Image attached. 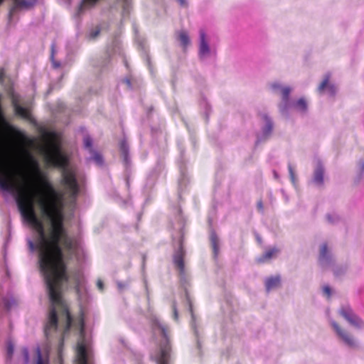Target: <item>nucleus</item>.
Listing matches in <instances>:
<instances>
[{"instance_id": "nucleus-11", "label": "nucleus", "mask_w": 364, "mask_h": 364, "mask_svg": "<svg viewBox=\"0 0 364 364\" xmlns=\"http://www.w3.org/2000/svg\"><path fill=\"white\" fill-rule=\"evenodd\" d=\"M324 168L321 164H318L314 173V182L318 185L323 183Z\"/></svg>"}, {"instance_id": "nucleus-7", "label": "nucleus", "mask_w": 364, "mask_h": 364, "mask_svg": "<svg viewBox=\"0 0 364 364\" xmlns=\"http://www.w3.org/2000/svg\"><path fill=\"white\" fill-rule=\"evenodd\" d=\"M170 347L167 343L164 347L160 349V353L156 358L157 364H168V359L169 357Z\"/></svg>"}, {"instance_id": "nucleus-9", "label": "nucleus", "mask_w": 364, "mask_h": 364, "mask_svg": "<svg viewBox=\"0 0 364 364\" xmlns=\"http://www.w3.org/2000/svg\"><path fill=\"white\" fill-rule=\"evenodd\" d=\"M279 252V250L277 247L269 248L265 251V252L257 259L259 263H264L270 260L272 258L277 256Z\"/></svg>"}, {"instance_id": "nucleus-33", "label": "nucleus", "mask_w": 364, "mask_h": 364, "mask_svg": "<svg viewBox=\"0 0 364 364\" xmlns=\"http://www.w3.org/2000/svg\"><path fill=\"white\" fill-rule=\"evenodd\" d=\"M99 33H100V31H96L92 33V34H91L92 37V38L97 37L98 36Z\"/></svg>"}, {"instance_id": "nucleus-24", "label": "nucleus", "mask_w": 364, "mask_h": 364, "mask_svg": "<svg viewBox=\"0 0 364 364\" xmlns=\"http://www.w3.org/2000/svg\"><path fill=\"white\" fill-rule=\"evenodd\" d=\"M172 310H173V318H174V320L178 321V310H177L176 302H173V304H172Z\"/></svg>"}, {"instance_id": "nucleus-1", "label": "nucleus", "mask_w": 364, "mask_h": 364, "mask_svg": "<svg viewBox=\"0 0 364 364\" xmlns=\"http://www.w3.org/2000/svg\"><path fill=\"white\" fill-rule=\"evenodd\" d=\"M36 176L41 190L36 191V202L41 215L50 222V229L46 236L42 221L37 217L34 209L33 198L27 189L19 186L11 169L3 166L0 163V188L16 193V203L22 216L36 229L39 235V263L48 289L51 306L49 309L44 333L47 340H50L53 333H57L58 316L65 321L63 334L72 327L79 330L81 338L76 348L75 364H88L87 353L84 339L85 318L81 311L74 321L68 305L62 297V285L68 282L69 275L60 243L67 250L73 248V241L69 237L64 228L63 214V194L55 190L48 178L40 171L37 162H34Z\"/></svg>"}, {"instance_id": "nucleus-34", "label": "nucleus", "mask_w": 364, "mask_h": 364, "mask_svg": "<svg viewBox=\"0 0 364 364\" xmlns=\"http://www.w3.org/2000/svg\"><path fill=\"white\" fill-rule=\"evenodd\" d=\"M272 87L274 90L276 89H279L280 87L279 85V84H277V83H274L272 85Z\"/></svg>"}, {"instance_id": "nucleus-18", "label": "nucleus", "mask_w": 364, "mask_h": 364, "mask_svg": "<svg viewBox=\"0 0 364 364\" xmlns=\"http://www.w3.org/2000/svg\"><path fill=\"white\" fill-rule=\"evenodd\" d=\"M264 119L266 120V126L264 129V134H269L272 130L273 124L270 119H269L267 116L264 117Z\"/></svg>"}, {"instance_id": "nucleus-36", "label": "nucleus", "mask_w": 364, "mask_h": 364, "mask_svg": "<svg viewBox=\"0 0 364 364\" xmlns=\"http://www.w3.org/2000/svg\"><path fill=\"white\" fill-rule=\"evenodd\" d=\"M54 57V46H52V53H51V58L53 59Z\"/></svg>"}, {"instance_id": "nucleus-23", "label": "nucleus", "mask_w": 364, "mask_h": 364, "mask_svg": "<svg viewBox=\"0 0 364 364\" xmlns=\"http://www.w3.org/2000/svg\"><path fill=\"white\" fill-rule=\"evenodd\" d=\"M84 144L85 146L87 149H91L92 145V140L90 136H86L84 138Z\"/></svg>"}, {"instance_id": "nucleus-20", "label": "nucleus", "mask_w": 364, "mask_h": 364, "mask_svg": "<svg viewBox=\"0 0 364 364\" xmlns=\"http://www.w3.org/2000/svg\"><path fill=\"white\" fill-rule=\"evenodd\" d=\"M63 346H64V336H63V334H60L59 338H58V355L59 356H61V353H62V351H63Z\"/></svg>"}, {"instance_id": "nucleus-31", "label": "nucleus", "mask_w": 364, "mask_h": 364, "mask_svg": "<svg viewBox=\"0 0 364 364\" xmlns=\"http://www.w3.org/2000/svg\"><path fill=\"white\" fill-rule=\"evenodd\" d=\"M289 173H290L291 178H294V171H293V168L290 166H289Z\"/></svg>"}, {"instance_id": "nucleus-35", "label": "nucleus", "mask_w": 364, "mask_h": 364, "mask_svg": "<svg viewBox=\"0 0 364 364\" xmlns=\"http://www.w3.org/2000/svg\"><path fill=\"white\" fill-rule=\"evenodd\" d=\"M178 1L180 3L181 6H186V3L185 0H178Z\"/></svg>"}, {"instance_id": "nucleus-6", "label": "nucleus", "mask_w": 364, "mask_h": 364, "mask_svg": "<svg viewBox=\"0 0 364 364\" xmlns=\"http://www.w3.org/2000/svg\"><path fill=\"white\" fill-rule=\"evenodd\" d=\"M329 75H326L321 83L319 85L318 91L319 92H322L325 89H326L331 95H334L336 92V88L333 85L329 83Z\"/></svg>"}, {"instance_id": "nucleus-26", "label": "nucleus", "mask_w": 364, "mask_h": 364, "mask_svg": "<svg viewBox=\"0 0 364 364\" xmlns=\"http://www.w3.org/2000/svg\"><path fill=\"white\" fill-rule=\"evenodd\" d=\"M323 293L327 296V297H330L331 294V288L328 286H325L323 288Z\"/></svg>"}, {"instance_id": "nucleus-3", "label": "nucleus", "mask_w": 364, "mask_h": 364, "mask_svg": "<svg viewBox=\"0 0 364 364\" xmlns=\"http://www.w3.org/2000/svg\"><path fill=\"white\" fill-rule=\"evenodd\" d=\"M340 314L346 319L350 324L361 328L364 326L363 321L355 315L349 306H343L341 308Z\"/></svg>"}, {"instance_id": "nucleus-15", "label": "nucleus", "mask_w": 364, "mask_h": 364, "mask_svg": "<svg viewBox=\"0 0 364 364\" xmlns=\"http://www.w3.org/2000/svg\"><path fill=\"white\" fill-rule=\"evenodd\" d=\"M290 92H291V89L289 87H285L282 89V100L285 103V106L284 107L281 108L282 111H284L287 109V104L289 101V96Z\"/></svg>"}, {"instance_id": "nucleus-30", "label": "nucleus", "mask_w": 364, "mask_h": 364, "mask_svg": "<svg viewBox=\"0 0 364 364\" xmlns=\"http://www.w3.org/2000/svg\"><path fill=\"white\" fill-rule=\"evenodd\" d=\"M97 287L98 288L100 289V290H102L103 289V282L100 280L97 281Z\"/></svg>"}, {"instance_id": "nucleus-16", "label": "nucleus", "mask_w": 364, "mask_h": 364, "mask_svg": "<svg viewBox=\"0 0 364 364\" xmlns=\"http://www.w3.org/2000/svg\"><path fill=\"white\" fill-rule=\"evenodd\" d=\"M36 354L37 356V362L36 364H49L48 357H43L41 354V350L39 347L36 349Z\"/></svg>"}, {"instance_id": "nucleus-12", "label": "nucleus", "mask_w": 364, "mask_h": 364, "mask_svg": "<svg viewBox=\"0 0 364 364\" xmlns=\"http://www.w3.org/2000/svg\"><path fill=\"white\" fill-rule=\"evenodd\" d=\"M281 282L280 277H271L266 279L265 287L267 291L279 287Z\"/></svg>"}, {"instance_id": "nucleus-19", "label": "nucleus", "mask_w": 364, "mask_h": 364, "mask_svg": "<svg viewBox=\"0 0 364 364\" xmlns=\"http://www.w3.org/2000/svg\"><path fill=\"white\" fill-rule=\"evenodd\" d=\"M128 150H129V147H128V145H127L126 141L122 140L120 142V151L125 159L127 157Z\"/></svg>"}, {"instance_id": "nucleus-28", "label": "nucleus", "mask_w": 364, "mask_h": 364, "mask_svg": "<svg viewBox=\"0 0 364 364\" xmlns=\"http://www.w3.org/2000/svg\"><path fill=\"white\" fill-rule=\"evenodd\" d=\"M161 331V333L163 334V336L166 338L167 337V331H168V328L166 326H159Z\"/></svg>"}, {"instance_id": "nucleus-17", "label": "nucleus", "mask_w": 364, "mask_h": 364, "mask_svg": "<svg viewBox=\"0 0 364 364\" xmlns=\"http://www.w3.org/2000/svg\"><path fill=\"white\" fill-rule=\"evenodd\" d=\"M328 247L326 244H323L320 250L319 260L323 262L328 259Z\"/></svg>"}, {"instance_id": "nucleus-14", "label": "nucleus", "mask_w": 364, "mask_h": 364, "mask_svg": "<svg viewBox=\"0 0 364 364\" xmlns=\"http://www.w3.org/2000/svg\"><path fill=\"white\" fill-rule=\"evenodd\" d=\"M294 108L301 112H305L307 110V103L304 98H300L294 105Z\"/></svg>"}, {"instance_id": "nucleus-29", "label": "nucleus", "mask_w": 364, "mask_h": 364, "mask_svg": "<svg viewBox=\"0 0 364 364\" xmlns=\"http://www.w3.org/2000/svg\"><path fill=\"white\" fill-rule=\"evenodd\" d=\"M257 209L262 212L263 211V203L262 200H259L257 203Z\"/></svg>"}, {"instance_id": "nucleus-5", "label": "nucleus", "mask_w": 364, "mask_h": 364, "mask_svg": "<svg viewBox=\"0 0 364 364\" xmlns=\"http://www.w3.org/2000/svg\"><path fill=\"white\" fill-rule=\"evenodd\" d=\"M331 325L334 330L336 331L338 336L343 339V341L349 346H353L355 345V342L353 339V338L344 330H343L339 325L335 322L333 321L331 323Z\"/></svg>"}, {"instance_id": "nucleus-21", "label": "nucleus", "mask_w": 364, "mask_h": 364, "mask_svg": "<svg viewBox=\"0 0 364 364\" xmlns=\"http://www.w3.org/2000/svg\"><path fill=\"white\" fill-rule=\"evenodd\" d=\"M211 244L215 252L218 250V237L215 235H211Z\"/></svg>"}, {"instance_id": "nucleus-13", "label": "nucleus", "mask_w": 364, "mask_h": 364, "mask_svg": "<svg viewBox=\"0 0 364 364\" xmlns=\"http://www.w3.org/2000/svg\"><path fill=\"white\" fill-rule=\"evenodd\" d=\"M178 40L180 41L181 46L184 50L190 44V38L188 33L186 31H180L178 33Z\"/></svg>"}, {"instance_id": "nucleus-10", "label": "nucleus", "mask_w": 364, "mask_h": 364, "mask_svg": "<svg viewBox=\"0 0 364 364\" xmlns=\"http://www.w3.org/2000/svg\"><path fill=\"white\" fill-rule=\"evenodd\" d=\"M13 107L14 108L15 114L23 119H28L30 118V112L28 109L21 107L18 104L16 100H13Z\"/></svg>"}, {"instance_id": "nucleus-39", "label": "nucleus", "mask_w": 364, "mask_h": 364, "mask_svg": "<svg viewBox=\"0 0 364 364\" xmlns=\"http://www.w3.org/2000/svg\"><path fill=\"white\" fill-rule=\"evenodd\" d=\"M328 219L329 220H331V217H330V216H328Z\"/></svg>"}, {"instance_id": "nucleus-32", "label": "nucleus", "mask_w": 364, "mask_h": 364, "mask_svg": "<svg viewBox=\"0 0 364 364\" xmlns=\"http://www.w3.org/2000/svg\"><path fill=\"white\" fill-rule=\"evenodd\" d=\"M95 160L97 161V162H101L102 161V157L99 154H97L95 156Z\"/></svg>"}, {"instance_id": "nucleus-38", "label": "nucleus", "mask_w": 364, "mask_h": 364, "mask_svg": "<svg viewBox=\"0 0 364 364\" xmlns=\"http://www.w3.org/2000/svg\"><path fill=\"white\" fill-rule=\"evenodd\" d=\"M362 168L364 170V164L362 165Z\"/></svg>"}, {"instance_id": "nucleus-22", "label": "nucleus", "mask_w": 364, "mask_h": 364, "mask_svg": "<svg viewBox=\"0 0 364 364\" xmlns=\"http://www.w3.org/2000/svg\"><path fill=\"white\" fill-rule=\"evenodd\" d=\"M14 353V346L11 343H9L7 345V355L9 359H11Z\"/></svg>"}, {"instance_id": "nucleus-37", "label": "nucleus", "mask_w": 364, "mask_h": 364, "mask_svg": "<svg viewBox=\"0 0 364 364\" xmlns=\"http://www.w3.org/2000/svg\"><path fill=\"white\" fill-rule=\"evenodd\" d=\"M4 0H0V5L4 2Z\"/></svg>"}, {"instance_id": "nucleus-8", "label": "nucleus", "mask_w": 364, "mask_h": 364, "mask_svg": "<svg viewBox=\"0 0 364 364\" xmlns=\"http://www.w3.org/2000/svg\"><path fill=\"white\" fill-rule=\"evenodd\" d=\"M210 52L209 46L206 41V35L203 30L200 31V49L199 53L200 55H205Z\"/></svg>"}, {"instance_id": "nucleus-2", "label": "nucleus", "mask_w": 364, "mask_h": 364, "mask_svg": "<svg viewBox=\"0 0 364 364\" xmlns=\"http://www.w3.org/2000/svg\"><path fill=\"white\" fill-rule=\"evenodd\" d=\"M45 144L41 149L44 160L48 166L62 169L61 184L68 191L70 196L75 198L79 193V186L75 171L68 168V159L57 141L56 134L45 132L43 134Z\"/></svg>"}, {"instance_id": "nucleus-25", "label": "nucleus", "mask_w": 364, "mask_h": 364, "mask_svg": "<svg viewBox=\"0 0 364 364\" xmlns=\"http://www.w3.org/2000/svg\"><path fill=\"white\" fill-rule=\"evenodd\" d=\"M97 1H98V0H83L81 7H82L83 5H86V4L90 5V6H94Z\"/></svg>"}, {"instance_id": "nucleus-4", "label": "nucleus", "mask_w": 364, "mask_h": 364, "mask_svg": "<svg viewBox=\"0 0 364 364\" xmlns=\"http://www.w3.org/2000/svg\"><path fill=\"white\" fill-rule=\"evenodd\" d=\"M184 257L185 251L181 245L173 256V263L181 275L184 274L185 272Z\"/></svg>"}, {"instance_id": "nucleus-27", "label": "nucleus", "mask_w": 364, "mask_h": 364, "mask_svg": "<svg viewBox=\"0 0 364 364\" xmlns=\"http://www.w3.org/2000/svg\"><path fill=\"white\" fill-rule=\"evenodd\" d=\"M22 353H23V355L24 358H25V362L28 363V360H29L28 350L26 348H24V349H23Z\"/></svg>"}]
</instances>
